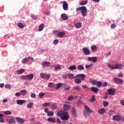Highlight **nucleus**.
<instances>
[{
    "mask_svg": "<svg viewBox=\"0 0 124 124\" xmlns=\"http://www.w3.org/2000/svg\"><path fill=\"white\" fill-rule=\"evenodd\" d=\"M57 116L61 117L62 121H68V120H69V114H68V112L64 110L58 111Z\"/></svg>",
    "mask_w": 124,
    "mask_h": 124,
    "instance_id": "nucleus-1",
    "label": "nucleus"
},
{
    "mask_svg": "<svg viewBox=\"0 0 124 124\" xmlns=\"http://www.w3.org/2000/svg\"><path fill=\"white\" fill-rule=\"evenodd\" d=\"M76 11L78 13L77 14L81 13L83 17H86L88 15V13L87 12V7H86V6H82L77 8Z\"/></svg>",
    "mask_w": 124,
    "mask_h": 124,
    "instance_id": "nucleus-2",
    "label": "nucleus"
},
{
    "mask_svg": "<svg viewBox=\"0 0 124 124\" xmlns=\"http://www.w3.org/2000/svg\"><path fill=\"white\" fill-rule=\"evenodd\" d=\"M91 113H93V111L91 110L89 107L85 106V109L83 111V113L86 119H90V117H91Z\"/></svg>",
    "mask_w": 124,
    "mask_h": 124,
    "instance_id": "nucleus-3",
    "label": "nucleus"
},
{
    "mask_svg": "<svg viewBox=\"0 0 124 124\" xmlns=\"http://www.w3.org/2000/svg\"><path fill=\"white\" fill-rule=\"evenodd\" d=\"M67 75L69 79H72L76 78H81L82 80H84V79H85V74H79L76 76H75L73 74H68Z\"/></svg>",
    "mask_w": 124,
    "mask_h": 124,
    "instance_id": "nucleus-4",
    "label": "nucleus"
},
{
    "mask_svg": "<svg viewBox=\"0 0 124 124\" xmlns=\"http://www.w3.org/2000/svg\"><path fill=\"white\" fill-rule=\"evenodd\" d=\"M34 75L33 74H31L29 75H27L26 76H21V79L22 80H26L27 81L32 80L33 79Z\"/></svg>",
    "mask_w": 124,
    "mask_h": 124,
    "instance_id": "nucleus-5",
    "label": "nucleus"
},
{
    "mask_svg": "<svg viewBox=\"0 0 124 124\" xmlns=\"http://www.w3.org/2000/svg\"><path fill=\"white\" fill-rule=\"evenodd\" d=\"M54 32L57 34V36H59V37H63L65 35V32L63 31H55Z\"/></svg>",
    "mask_w": 124,
    "mask_h": 124,
    "instance_id": "nucleus-6",
    "label": "nucleus"
},
{
    "mask_svg": "<svg viewBox=\"0 0 124 124\" xmlns=\"http://www.w3.org/2000/svg\"><path fill=\"white\" fill-rule=\"evenodd\" d=\"M82 52L84 55L86 56H89V55H91V51L89 48L87 47H83L82 48Z\"/></svg>",
    "mask_w": 124,
    "mask_h": 124,
    "instance_id": "nucleus-7",
    "label": "nucleus"
},
{
    "mask_svg": "<svg viewBox=\"0 0 124 124\" xmlns=\"http://www.w3.org/2000/svg\"><path fill=\"white\" fill-rule=\"evenodd\" d=\"M113 121H116V122H121L122 120V117L120 115H114L112 117Z\"/></svg>",
    "mask_w": 124,
    "mask_h": 124,
    "instance_id": "nucleus-8",
    "label": "nucleus"
},
{
    "mask_svg": "<svg viewBox=\"0 0 124 124\" xmlns=\"http://www.w3.org/2000/svg\"><path fill=\"white\" fill-rule=\"evenodd\" d=\"M87 60L88 62H92L95 63L97 62V57H89Z\"/></svg>",
    "mask_w": 124,
    "mask_h": 124,
    "instance_id": "nucleus-9",
    "label": "nucleus"
},
{
    "mask_svg": "<svg viewBox=\"0 0 124 124\" xmlns=\"http://www.w3.org/2000/svg\"><path fill=\"white\" fill-rule=\"evenodd\" d=\"M86 79V75H85V78L83 79H82V78H76V79H75V83L76 84H81L82 81H84Z\"/></svg>",
    "mask_w": 124,
    "mask_h": 124,
    "instance_id": "nucleus-10",
    "label": "nucleus"
},
{
    "mask_svg": "<svg viewBox=\"0 0 124 124\" xmlns=\"http://www.w3.org/2000/svg\"><path fill=\"white\" fill-rule=\"evenodd\" d=\"M108 93L109 95H115V93H116V90L113 88H110L108 89Z\"/></svg>",
    "mask_w": 124,
    "mask_h": 124,
    "instance_id": "nucleus-11",
    "label": "nucleus"
},
{
    "mask_svg": "<svg viewBox=\"0 0 124 124\" xmlns=\"http://www.w3.org/2000/svg\"><path fill=\"white\" fill-rule=\"evenodd\" d=\"M113 81L115 83H116L117 84H123V83H124V81H123V79L118 78H113Z\"/></svg>",
    "mask_w": 124,
    "mask_h": 124,
    "instance_id": "nucleus-12",
    "label": "nucleus"
},
{
    "mask_svg": "<svg viewBox=\"0 0 124 124\" xmlns=\"http://www.w3.org/2000/svg\"><path fill=\"white\" fill-rule=\"evenodd\" d=\"M30 60H31V61H33V58L31 57L30 56L25 58L23 59L22 62V63H26V62H29Z\"/></svg>",
    "mask_w": 124,
    "mask_h": 124,
    "instance_id": "nucleus-13",
    "label": "nucleus"
},
{
    "mask_svg": "<svg viewBox=\"0 0 124 124\" xmlns=\"http://www.w3.org/2000/svg\"><path fill=\"white\" fill-rule=\"evenodd\" d=\"M62 8L63 10H65V11L68 10V4L66 1H63Z\"/></svg>",
    "mask_w": 124,
    "mask_h": 124,
    "instance_id": "nucleus-14",
    "label": "nucleus"
},
{
    "mask_svg": "<svg viewBox=\"0 0 124 124\" xmlns=\"http://www.w3.org/2000/svg\"><path fill=\"white\" fill-rule=\"evenodd\" d=\"M42 65L43 67H49V66L51 65V62H49L45 61L42 63Z\"/></svg>",
    "mask_w": 124,
    "mask_h": 124,
    "instance_id": "nucleus-15",
    "label": "nucleus"
},
{
    "mask_svg": "<svg viewBox=\"0 0 124 124\" xmlns=\"http://www.w3.org/2000/svg\"><path fill=\"white\" fill-rule=\"evenodd\" d=\"M27 101L25 100H16L17 105H23L24 103H26Z\"/></svg>",
    "mask_w": 124,
    "mask_h": 124,
    "instance_id": "nucleus-16",
    "label": "nucleus"
},
{
    "mask_svg": "<svg viewBox=\"0 0 124 124\" xmlns=\"http://www.w3.org/2000/svg\"><path fill=\"white\" fill-rule=\"evenodd\" d=\"M16 120L17 123L19 124H23L24 123H25V120H23L21 118L17 117L16 118Z\"/></svg>",
    "mask_w": 124,
    "mask_h": 124,
    "instance_id": "nucleus-17",
    "label": "nucleus"
},
{
    "mask_svg": "<svg viewBox=\"0 0 124 124\" xmlns=\"http://www.w3.org/2000/svg\"><path fill=\"white\" fill-rule=\"evenodd\" d=\"M115 69H123L124 65L123 64H115Z\"/></svg>",
    "mask_w": 124,
    "mask_h": 124,
    "instance_id": "nucleus-18",
    "label": "nucleus"
},
{
    "mask_svg": "<svg viewBox=\"0 0 124 124\" xmlns=\"http://www.w3.org/2000/svg\"><path fill=\"white\" fill-rule=\"evenodd\" d=\"M91 49L92 52H96L97 51V46L95 45H92Z\"/></svg>",
    "mask_w": 124,
    "mask_h": 124,
    "instance_id": "nucleus-19",
    "label": "nucleus"
},
{
    "mask_svg": "<svg viewBox=\"0 0 124 124\" xmlns=\"http://www.w3.org/2000/svg\"><path fill=\"white\" fill-rule=\"evenodd\" d=\"M72 114L73 117H74L75 118L77 117V113H76V109L74 107L72 108Z\"/></svg>",
    "mask_w": 124,
    "mask_h": 124,
    "instance_id": "nucleus-20",
    "label": "nucleus"
},
{
    "mask_svg": "<svg viewBox=\"0 0 124 124\" xmlns=\"http://www.w3.org/2000/svg\"><path fill=\"white\" fill-rule=\"evenodd\" d=\"M61 18L63 21H65V20L68 19V17L66 16V14H62L61 15Z\"/></svg>",
    "mask_w": 124,
    "mask_h": 124,
    "instance_id": "nucleus-21",
    "label": "nucleus"
},
{
    "mask_svg": "<svg viewBox=\"0 0 124 124\" xmlns=\"http://www.w3.org/2000/svg\"><path fill=\"white\" fill-rule=\"evenodd\" d=\"M57 106H58V105H57V103H53L51 107V110H56V109H57Z\"/></svg>",
    "mask_w": 124,
    "mask_h": 124,
    "instance_id": "nucleus-22",
    "label": "nucleus"
},
{
    "mask_svg": "<svg viewBox=\"0 0 124 124\" xmlns=\"http://www.w3.org/2000/svg\"><path fill=\"white\" fill-rule=\"evenodd\" d=\"M106 111V110L104 108H101L100 110H98V112L100 115H103Z\"/></svg>",
    "mask_w": 124,
    "mask_h": 124,
    "instance_id": "nucleus-23",
    "label": "nucleus"
},
{
    "mask_svg": "<svg viewBox=\"0 0 124 124\" xmlns=\"http://www.w3.org/2000/svg\"><path fill=\"white\" fill-rule=\"evenodd\" d=\"M17 74L19 75L21 74H23L24 72H25V69H20L16 71Z\"/></svg>",
    "mask_w": 124,
    "mask_h": 124,
    "instance_id": "nucleus-24",
    "label": "nucleus"
},
{
    "mask_svg": "<svg viewBox=\"0 0 124 124\" xmlns=\"http://www.w3.org/2000/svg\"><path fill=\"white\" fill-rule=\"evenodd\" d=\"M16 121H15V118H14L13 117L11 118L9 121V124H16Z\"/></svg>",
    "mask_w": 124,
    "mask_h": 124,
    "instance_id": "nucleus-25",
    "label": "nucleus"
},
{
    "mask_svg": "<svg viewBox=\"0 0 124 124\" xmlns=\"http://www.w3.org/2000/svg\"><path fill=\"white\" fill-rule=\"evenodd\" d=\"M33 106V102H30L27 105V107L29 109H31Z\"/></svg>",
    "mask_w": 124,
    "mask_h": 124,
    "instance_id": "nucleus-26",
    "label": "nucleus"
},
{
    "mask_svg": "<svg viewBox=\"0 0 124 124\" xmlns=\"http://www.w3.org/2000/svg\"><path fill=\"white\" fill-rule=\"evenodd\" d=\"M75 26L77 29H80L82 27V23L81 22H78L75 24Z\"/></svg>",
    "mask_w": 124,
    "mask_h": 124,
    "instance_id": "nucleus-27",
    "label": "nucleus"
},
{
    "mask_svg": "<svg viewBox=\"0 0 124 124\" xmlns=\"http://www.w3.org/2000/svg\"><path fill=\"white\" fill-rule=\"evenodd\" d=\"M63 107L64 110H70L71 107L68 105H63Z\"/></svg>",
    "mask_w": 124,
    "mask_h": 124,
    "instance_id": "nucleus-28",
    "label": "nucleus"
},
{
    "mask_svg": "<svg viewBox=\"0 0 124 124\" xmlns=\"http://www.w3.org/2000/svg\"><path fill=\"white\" fill-rule=\"evenodd\" d=\"M55 71H58L59 70H61V69H62V67H61L60 65H57L54 68Z\"/></svg>",
    "mask_w": 124,
    "mask_h": 124,
    "instance_id": "nucleus-29",
    "label": "nucleus"
},
{
    "mask_svg": "<svg viewBox=\"0 0 124 124\" xmlns=\"http://www.w3.org/2000/svg\"><path fill=\"white\" fill-rule=\"evenodd\" d=\"M91 89L92 92H93V93H96L98 92V89L97 88L91 87Z\"/></svg>",
    "mask_w": 124,
    "mask_h": 124,
    "instance_id": "nucleus-30",
    "label": "nucleus"
},
{
    "mask_svg": "<svg viewBox=\"0 0 124 124\" xmlns=\"http://www.w3.org/2000/svg\"><path fill=\"white\" fill-rule=\"evenodd\" d=\"M69 70H75L76 69V66H75V65H73L72 66H70L69 68H68Z\"/></svg>",
    "mask_w": 124,
    "mask_h": 124,
    "instance_id": "nucleus-31",
    "label": "nucleus"
},
{
    "mask_svg": "<svg viewBox=\"0 0 124 124\" xmlns=\"http://www.w3.org/2000/svg\"><path fill=\"white\" fill-rule=\"evenodd\" d=\"M74 98H77V96L74 97L73 96H70L67 99L69 101H71V100H73Z\"/></svg>",
    "mask_w": 124,
    "mask_h": 124,
    "instance_id": "nucleus-32",
    "label": "nucleus"
},
{
    "mask_svg": "<svg viewBox=\"0 0 124 124\" xmlns=\"http://www.w3.org/2000/svg\"><path fill=\"white\" fill-rule=\"evenodd\" d=\"M78 70H84V69H85V67H84V66L82 65H79L78 66Z\"/></svg>",
    "mask_w": 124,
    "mask_h": 124,
    "instance_id": "nucleus-33",
    "label": "nucleus"
},
{
    "mask_svg": "<svg viewBox=\"0 0 124 124\" xmlns=\"http://www.w3.org/2000/svg\"><path fill=\"white\" fill-rule=\"evenodd\" d=\"M44 29V24H41L39 26V31H43Z\"/></svg>",
    "mask_w": 124,
    "mask_h": 124,
    "instance_id": "nucleus-34",
    "label": "nucleus"
},
{
    "mask_svg": "<svg viewBox=\"0 0 124 124\" xmlns=\"http://www.w3.org/2000/svg\"><path fill=\"white\" fill-rule=\"evenodd\" d=\"M51 105V103H45L42 105V106L44 107H49Z\"/></svg>",
    "mask_w": 124,
    "mask_h": 124,
    "instance_id": "nucleus-35",
    "label": "nucleus"
},
{
    "mask_svg": "<svg viewBox=\"0 0 124 124\" xmlns=\"http://www.w3.org/2000/svg\"><path fill=\"white\" fill-rule=\"evenodd\" d=\"M47 122H50V123H56V120L54 118H48L47 119Z\"/></svg>",
    "mask_w": 124,
    "mask_h": 124,
    "instance_id": "nucleus-36",
    "label": "nucleus"
},
{
    "mask_svg": "<svg viewBox=\"0 0 124 124\" xmlns=\"http://www.w3.org/2000/svg\"><path fill=\"white\" fill-rule=\"evenodd\" d=\"M20 93H21V94H22V95H26V94H27V91L25 90H21L20 91Z\"/></svg>",
    "mask_w": 124,
    "mask_h": 124,
    "instance_id": "nucleus-37",
    "label": "nucleus"
},
{
    "mask_svg": "<svg viewBox=\"0 0 124 124\" xmlns=\"http://www.w3.org/2000/svg\"><path fill=\"white\" fill-rule=\"evenodd\" d=\"M88 3V0H86L85 1H82L80 3V5H86Z\"/></svg>",
    "mask_w": 124,
    "mask_h": 124,
    "instance_id": "nucleus-38",
    "label": "nucleus"
},
{
    "mask_svg": "<svg viewBox=\"0 0 124 124\" xmlns=\"http://www.w3.org/2000/svg\"><path fill=\"white\" fill-rule=\"evenodd\" d=\"M47 115L48 117H53V116H54V112L49 111V112H48Z\"/></svg>",
    "mask_w": 124,
    "mask_h": 124,
    "instance_id": "nucleus-39",
    "label": "nucleus"
},
{
    "mask_svg": "<svg viewBox=\"0 0 124 124\" xmlns=\"http://www.w3.org/2000/svg\"><path fill=\"white\" fill-rule=\"evenodd\" d=\"M90 102H92V103H93L94 101H95V97L94 95H93L92 97V98L90 100Z\"/></svg>",
    "mask_w": 124,
    "mask_h": 124,
    "instance_id": "nucleus-40",
    "label": "nucleus"
},
{
    "mask_svg": "<svg viewBox=\"0 0 124 124\" xmlns=\"http://www.w3.org/2000/svg\"><path fill=\"white\" fill-rule=\"evenodd\" d=\"M108 67L109 68H111V69H116L115 65H111V64H108Z\"/></svg>",
    "mask_w": 124,
    "mask_h": 124,
    "instance_id": "nucleus-41",
    "label": "nucleus"
},
{
    "mask_svg": "<svg viewBox=\"0 0 124 124\" xmlns=\"http://www.w3.org/2000/svg\"><path fill=\"white\" fill-rule=\"evenodd\" d=\"M74 90H76V91H79L81 90V87L80 86H75L73 87Z\"/></svg>",
    "mask_w": 124,
    "mask_h": 124,
    "instance_id": "nucleus-42",
    "label": "nucleus"
},
{
    "mask_svg": "<svg viewBox=\"0 0 124 124\" xmlns=\"http://www.w3.org/2000/svg\"><path fill=\"white\" fill-rule=\"evenodd\" d=\"M17 26L18 27V28H20V29H23L24 28V27H25V26H24L22 23H18L17 24Z\"/></svg>",
    "mask_w": 124,
    "mask_h": 124,
    "instance_id": "nucleus-43",
    "label": "nucleus"
},
{
    "mask_svg": "<svg viewBox=\"0 0 124 124\" xmlns=\"http://www.w3.org/2000/svg\"><path fill=\"white\" fill-rule=\"evenodd\" d=\"M51 77V76L49 74L46 75L45 78L44 79H45L46 80H49Z\"/></svg>",
    "mask_w": 124,
    "mask_h": 124,
    "instance_id": "nucleus-44",
    "label": "nucleus"
},
{
    "mask_svg": "<svg viewBox=\"0 0 124 124\" xmlns=\"http://www.w3.org/2000/svg\"><path fill=\"white\" fill-rule=\"evenodd\" d=\"M108 105H109V103H108V102H106L105 101H103L104 107H107V106H108Z\"/></svg>",
    "mask_w": 124,
    "mask_h": 124,
    "instance_id": "nucleus-45",
    "label": "nucleus"
},
{
    "mask_svg": "<svg viewBox=\"0 0 124 124\" xmlns=\"http://www.w3.org/2000/svg\"><path fill=\"white\" fill-rule=\"evenodd\" d=\"M47 87H48V88H51V87H55V83L50 82L47 85Z\"/></svg>",
    "mask_w": 124,
    "mask_h": 124,
    "instance_id": "nucleus-46",
    "label": "nucleus"
},
{
    "mask_svg": "<svg viewBox=\"0 0 124 124\" xmlns=\"http://www.w3.org/2000/svg\"><path fill=\"white\" fill-rule=\"evenodd\" d=\"M82 103H83V102H82L81 98L78 99V106H80V105H81V104H82Z\"/></svg>",
    "mask_w": 124,
    "mask_h": 124,
    "instance_id": "nucleus-47",
    "label": "nucleus"
},
{
    "mask_svg": "<svg viewBox=\"0 0 124 124\" xmlns=\"http://www.w3.org/2000/svg\"><path fill=\"white\" fill-rule=\"evenodd\" d=\"M96 85L97 87L100 88V87H101V86L102 85V83L101 82V81H98L96 83Z\"/></svg>",
    "mask_w": 124,
    "mask_h": 124,
    "instance_id": "nucleus-48",
    "label": "nucleus"
},
{
    "mask_svg": "<svg viewBox=\"0 0 124 124\" xmlns=\"http://www.w3.org/2000/svg\"><path fill=\"white\" fill-rule=\"evenodd\" d=\"M30 96L31 97V98H35L36 94H35V93H31L30 94Z\"/></svg>",
    "mask_w": 124,
    "mask_h": 124,
    "instance_id": "nucleus-49",
    "label": "nucleus"
},
{
    "mask_svg": "<svg viewBox=\"0 0 124 124\" xmlns=\"http://www.w3.org/2000/svg\"><path fill=\"white\" fill-rule=\"evenodd\" d=\"M45 95V93H39V96L40 98H42Z\"/></svg>",
    "mask_w": 124,
    "mask_h": 124,
    "instance_id": "nucleus-50",
    "label": "nucleus"
},
{
    "mask_svg": "<svg viewBox=\"0 0 124 124\" xmlns=\"http://www.w3.org/2000/svg\"><path fill=\"white\" fill-rule=\"evenodd\" d=\"M114 113H115V111L113 110H111L109 111V116H113L114 114Z\"/></svg>",
    "mask_w": 124,
    "mask_h": 124,
    "instance_id": "nucleus-51",
    "label": "nucleus"
},
{
    "mask_svg": "<svg viewBox=\"0 0 124 124\" xmlns=\"http://www.w3.org/2000/svg\"><path fill=\"white\" fill-rule=\"evenodd\" d=\"M62 86V83H58L57 84V88L56 89L58 90L60 89V88H61Z\"/></svg>",
    "mask_w": 124,
    "mask_h": 124,
    "instance_id": "nucleus-52",
    "label": "nucleus"
},
{
    "mask_svg": "<svg viewBox=\"0 0 124 124\" xmlns=\"http://www.w3.org/2000/svg\"><path fill=\"white\" fill-rule=\"evenodd\" d=\"M31 18L33 19V20H36L37 19V16H35L34 15H31Z\"/></svg>",
    "mask_w": 124,
    "mask_h": 124,
    "instance_id": "nucleus-53",
    "label": "nucleus"
},
{
    "mask_svg": "<svg viewBox=\"0 0 124 124\" xmlns=\"http://www.w3.org/2000/svg\"><path fill=\"white\" fill-rule=\"evenodd\" d=\"M5 88H6V89H11V85L10 84H6Z\"/></svg>",
    "mask_w": 124,
    "mask_h": 124,
    "instance_id": "nucleus-54",
    "label": "nucleus"
},
{
    "mask_svg": "<svg viewBox=\"0 0 124 124\" xmlns=\"http://www.w3.org/2000/svg\"><path fill=\"white\" fill-rule=\"evenodd\" d=\"M58 43H59V40L55 39L54 40L53 44H54V45H57L58 44Z\"/></svg>",
    "mask_w": 124,
    "mask_h": 124,
    "instance_id": "nucleus-55",
    "label": "nucleus"
},
{
    "mask_svg": "<svg viewBox=\"0 0 124 124\" xmlns=\"http://www.w3.org/2000/svg\"><path fill=\"white\" fill-rule=\"evenodd\" d=\"M46 75V74H45V73H42L40 74V76L42 78H43V79H44Z\"/></svg>",
    "mask_w": 124,
    "mask_h": 124,
    "instance_id": "nucleus-56",
    "label": "nucleus"
},
{
    "mask_svg": "<svg viewBox=\"0 0 124 124\" xmlns=\"http://www.w3.org/2000/svg\"><path fill=\"white\" fill-rule=\"evenodd\" d=\"M4 115H11V112L10 111H6L4 112Z\"/></svg>",
    "mask_w": 124,
    "mask_h": 124,
    "instance_id": "nucleus-57",
    "label": "nucleus"
},
{
    "mask_svg": "<svg viewBox=\"0 0 124 124\" xmlns=\"http://www.w3.org/2000/svg\"><path fill=\"white\" fill-rule=\"evenodd\" d=\"M121 105H122V106H124V100L122 99L120 101Z\"/></svg>",
    "mask_w": 124,
    "mask_h": 124,
    "instance_id": "nucleus-58",
    "label": "nucleus"
},
{
    "mask_svg": "<svg viewBox=\"0 0 124 124\" xmlns=\"http://www.w3.org/2000/svg\"><path fill=\"white\" fill-rule=\"evenodd\" d=\"M16 96L17 97H19V96H21V93H19L18 92L16 93Z\"/></svg>",
    "mask_w": 124,
    "mask_h": 124,
    "instance_id": "nucleus-59",
    "label": "nucleus"
},
{
    "mask_svg": "<svg viewBox=\"0 0 124 124\" xmlns=\"http://www.w3.org/2000/svg\"><path fill=\"white\" fill-rule=\"evenodd\" d=\"M102 87H107V83L104 82V83H102Z\"/></svg>",
    "mask_w": 124,
    "mask_h": 124,
    "instance_id": "nucleus-60",
    "label": "nucleus"
},
{
    "mask_svg": "<svg viewBox=\"0 0 124 124\" xmlns=\"http://www.w3.org/2000/svg\"><path fill=\"white\" fill-rule=\"evenodd\" d=\"M44 14L45 15H46V16H48V15H49L50 13L48 11H46L44 12Z\"/></svg>",
    "mask_w": 124,
    "mask_h": 124,
    "instance_id": "nucleus-61",
    "label": "nucleus"
},
{
    "mask_svg": "<svg viewBox=\"0 0 124 124\" xmlns=\"http://www.w3.org/2000/svg\"><path fill=\"white\" fill-rule=\"evenodd\" d=\"M69 89H70V87L69 86H65V87H64V90H65V91H67V90H69Z\"/></svg>",
    "mask_w": 124,
    "mask_h": 124,
    "instance_id": "nucleus-62",
    "label": "nucleus"
},
{
    "mask_svg": "<svg viewBox=\"0 0 124 124\" xmlns=\"http://www.w3.org/2000/svg\"><path fill=\"white\" fill-rule=\"evenodd\" d=\"M110 28H111V29H114V28H116V25L115 24H112L110 26Z\"/></svg>",
    "mask_w": 124,
    "mask_h": 124,
    "instance_id": "nucleus-63",
    "label": "nucleus"
},
{
    "mask_svg": "<svg viewBox=\"0 0 124 124\" xmlns=\"http://www.w3.org/2000/svg\"><path fill=\"white\" fill-rule=\"evenodd\" d=\"M56 123H57L58 124H61V120L59 118L56 119Z\"/></svg>",
    "mask_w": 124,
    "mask_h": 124,
    "instance_id": "nucleus-64",
    "label": "nucleus"
}]
</instances>
